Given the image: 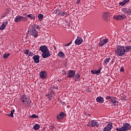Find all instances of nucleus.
<instances>
[{
    "label": "nucleus",
    "instance_id": "c9c22d12",
    "mask_svg": "<svg viewBox=\"0 0 131 131\" xmlns=\"http://www.w3.org/2000/svg\"><path fill=\"white\" fill-rule=\"evenodd\" d=\"M7 12H4L3 14H2L1 18H5V17L7 16Z\"/></svg>",
    "mask_w": 131,
    "mask_h": 131
},
{
    "label": "nucleus",
    "instance_id": "f8f14e48",
    "mask_svg": "<svg viewBox=\"0 0 131 131\" xmlns=\"http://www.w3.org/2000/svg\"><path fill=\"white\" fill-rule=\"evenodd\" d=\"M75 75V72L74 70H69L67 73V77L68 78H71Z\"/></svg>",
    "mask_w": 131,
    "mask_h": 131
},
{
    "label": "nucleus",
    "instance_id": "f03ea898",
    "mask_svg": "<svg viewBox=\"0 0 131 131\" xmlns=\"http://www.w3.org/2000/svg\"><path fill=\"white\" fill-rule=\"evenodd\" d=\"M39 51L42 53L41 57L43 59H47L49 57H51V53H50V50L49 48L46 46H41L39 47Z\"/></svg>",
    "mask_w": 131,
    "mask_h": 131
},
{
    "label": "nucleus",
    "instance_id": "f3484780",
    "mask_svg": "<svg viewBox=\"0 0 131 131\" xmlns=\"http://www.w3.org/2000/svg\"><path fill=\"white\" fill-rule=\"evenodd\" d=\"M83 41V40L82 39V38H81L80 37H78L77 38L75 41V43L77 46H79V45H81V43H82Z\"/></svg>",
    "mask_w": 131,
    "mask_h": 131
},
{
    "label": "nucleus",
    "instance_id": "0eeeda50",
    "mask_svg": "<svg viewBox=\"0 0 131 131\" xmlns=\"http://www.w3.org/2000/svg\"><path fill=\"white\" fill-rule=\"evenodd\" d=\"M28 20V18L24 16H22L21 15H17L14 18V22L16 23H18L19 22H26Z\"/></svg>",
    "mask_w": 131,
    "mask_h": 131
},
{
    "label": "nucleus",
    "instance_id": "4468645a",
    "mask_svg": "<svg viewBox=\"0 0 131 131\" xmlns=\"http://www.w3.org/2000/svg\"><path fill=\"white\" fill-rule=\"evenodd\" d=\"M113 128V126L112 123H108L104 128L103 131H111V129Z\"/></svg>",
    "mask_w": 131,
    "mask_h": 131
},
{
    "label": "nucleus",
    "instance_id": "c03bdc74",
    "mask_svg": "<svg viewBox=\"0 0 131 131\" xmlns=\"http://www.w3.org/2000/svg\"><path fill=\"white\" fill-rule=\"evenodd\" d=\"M23 16H26V14H23Z\"/></svg>",
    "mask_w": 131,
    "mask_h": 131
},
{
    "label": "nucleus",
    "instance_id": "c85d7f7f",
    "mask_svg": "<svg viewBox=\"0 0 131 131\" xmlns=\"http://www.w3.org/2000/svg\"><path fill=\"white\" fill-rule=\"evenodd\" d=\"M39 21H42L43 19V15L42 14H39L37 16Z\"/></svg>",
    "mask_w": 131,
    "mask_h": 131
},
{
    "label": "nucleus",
    "instance_id": "7c9ffc66",
    "mask_svg": "<svg viewBox=\"0 0 131 131\" xmlns=\"http://www.w3.org/2000/svg\"><path fill=\"white\" fill-rule=\"evenodd\" d=\"M110 61V58H106L104 61L103 65L106 66L108 63H109V61Z\"/></svg>",
    "mask_w": 131,
    "mask_h": 131
},
{
    "label": "nucleus",
    "instance_id": "f704fd0d",
    "mask_svg": "<svg viewBox=\"0 0 131 131\" xmlns=\"http://www.w3.org/2000/svg\"><path fill=\"white\" fill-rule=\"evenodd\" d=\"M66 27L67 28V27H70V23L68 21H66Z\"/></svg>",
    "mask_w": 131,
    "mask_h": 131
},
{
    "label": "nucleus",
    "instance_id": "aec40b11",
    "mask_svg": "<svg viewBox=\"0 0 131 131\" xmlns=\"http://www.w3.org/2000/svg\"><path fill=\"white\" fill-rule=\"evenodd\" d=\"M96 101L97 102H98V103H104V98L101 96L98 97L96 98Z\"/></svg>",
    "mask_w": 131,
    "mask_h": 131
},
{
    "label": "nucleus",
    "instance_id": "b1692460",
    "mask_svg": "<svg viewBox=\"0 0 131 131\" xmlns=\"http://www.w3.org/2000/svg\"><path fill=\"white\" fill-rule=\"evenodd\" d=\"M127 3H129V0H124L123 2H120L119 5V6H124V5H126Z\"/></svg>",
    "mask_w": 131,
    "mask_h": 131
},
{
    "label": "nucleus",
    "instance_id": "58836bf2",
    "mask_svg": "<svg viewBox=\"0 0 131 131\" xmlns=\"http://www.w3.org/2000/svg\"><path fill=\"white\" fill-rule=\"evenodd\" d=\"M71 43H72V41H71L70 43H68L65 45L64 47H69V46H70V45H71Z\"/></svg>",
    "mask_w": 131,
    "mask_h": 131
},
{
    "label": "nucleus",
    "instance_id": "f257e3e1",
    "mask_svg": "<svg viewBox=\"0 0 131 131\" xmlns=\"http://www.w3.org/2000/svg\"><path fill=\"white\" fill-rule=\"evenodd\" d=\"M36 29L39 30L40 29V27L38 25H32V28L30 29L28 32H29L30 35L33 36L35 38L38 37V31Z\"/></svg>",
    "mask_w": 131,
    "mask_h": 131
},
{
    "label": "nucleus",
    "instance_id": "37998d69",
    "mask_svg": "<svg viewBox=\"0 0 131 131\" xmlns=\"http://www.w3.org/2000/svg\"><path fill=\"white\" fill-rule=\"evenodd\" d=\"M76 4H80V0H78L76 2Z\"/></svg>",
    "mask_w": 131,
    "mask_h": 131
},
{
    "label": "nucleus",
    "instance_id": "20e7f679",
    "mask_svg": "<svg viewBox=\"0 0 131 131\" xmlns=\"http://www.w3.org/2000/svg\"><path fill=\"white\" fill-rule=\"evenodd\" d=\"M106 100H111L110 104H113L115 107L118 106V101H117V98L114 96H107L105 98Z\"/></svg>",
    "mask_w": 131,
    "mask_h": 131
},
{
    "label": "nucleus",
    "instance_id": "72a5a7b5",
    "mask_svg": "<svg viewBox=\"0 0 131 131\" xmlns=\"http://www.w3.org/2000/svg\"><path fill=\"white\" fill-rule=\"evenodd\" d=\"M50 90H51V92H55V90H58V87L57 86H52L50 88Z\"/></svg>",
    "mask_w": 131,
    "mask_h": 131
},
{
    "label": "nucleus",
    "instance_id": "412c9836",
    "mask_svg": "<svg viewBox=\"0 0 131 131\" xmlns=\"http://www.w3.org/2000/svg\"><path fill=\"white\" fill-rule=\"evenodd\" d=\"M7 24H8V21H5L3 23L2 25L0 27V30H4V29L6 28V26H7Z\"/></svg>",
    "mask_w": 131,
    "mask_h": 131
},
{
    "label": "nucleus",
    "instance_id": "ddd939ff",
    "mask_svg": "<svg viewBox=\"0 0 131 131\" xmlns=\"http://www.w3.org/2000/svg\"><path fill=\"white\" fill-rule=\"evenodd\" d=\"M102 17L104 21H108L109 20V12H103Z\"/></svg>",
    "mask_w": 131,
    "mask_h": 131
},
{
    "label": "nucleus",
    "instance_id": "a19ab883",
    "mask_svg": "<svg viewBox=\"0 0 131 131\" xmlns=\"http://www.w3.org/2000/svg\"><path fill=\"white\" fill-rule=\"evenodd\" d=\"M124 70V69H123V67H121V68H120V71H121V72H123Z\"/></svg>",
    "mask_w": 131,
    "mask_h": 131
},
{
    "label": "nucleus",
    "instance_id": "2eb2a0df",
    "mask_svg": "<svg viewBox=\"0 0 131 131\" xmlns=\"http://www.w3.org/2000/svg\"><path fill=\"white\" fill-rule=\"evenodd\" d=\"M122 12L124 13V14H126V15H130L131 14V9L130 8H122Z\"/></svg>",
    "mask_w": 131,
    "mask_h": 131
},
{
    "label": "nucleus",
    "instance_id": "4c0bfd02",
    "mask_svg": "<svg viewBox=\"0 0 131 131\" xmlns=\"http://www.w3.org/2000/svg\"><path fill=\"white\" fill-rule=\"evenodd\" d=\"M121 100H122L123 101H125L126 100V96L121 97Z\"/></svg>",
    "mask_w": 131,
    "mask_h": 131
},
{
    "label": "nucleus",
    "instance_id": "2f4dec72",
    "mask_svg": "<svg viewBox=\"0 0 131 131\" xmlns=\"http://www.w3.org/2000/svg\"><path fill=\"white\" fill-rule=\"evenodd\" d=\"M10 53H7V54H4L3 55V58L5 59H8L9 57H10Z\"/></svg>",
    "mask_w": 131,
    "mask_h": 131
},
{
    "label": "nucleus",
    "instance_id": "bb28decb",
    "mask_svg": "<svg viewBox=\"0 0 131 131\" xmlns=\"http://www.w3.org/2000/svg\"><path fill=\"white\" fill-rule=\"evenodd\" d=\"M76 81H80V75L76 74L75 76Z\"/></svg>",
    "mask_w": 131,
    "mask_h": 131
},
{
    "label": "nucleus",
    "instance_id": "4be33fe9",
    "mask_svg": "<svg viewBox=\"0 0 131 131\" xmlns=\"http://www.w3.org/2000/svg\"><path fill=\"white\" fill-rule=\"evenodd\" d=\"M27 17L30 18V20H33L34 21L35 20V15L34 14H30L27 15Z\"/></svg>",
    "mask_w": 131,
    "mask_h": 131
},
{
    "label": "nucleus",
    "instance_id": "dca6fc26",
    "mask_svg": "<svg viewBox=\"0 0 131 131\" xmlns=\"http://www.w3.org/2000/svg\"><path fill=\"white\" fill-rule=\"evenodd\" d=\"M40 77H41V79H45L48 77V73L46 71H41L39 74Z\"/></svg>",
    "mask_w": 131,
    "mask_h": 131
},
{
    "label": "nucleus",
    "instance_id": "39448f33",
    "mask_svg": "<svg viewBox=\"0 0 131 131\" xmlns=\"http://www.w3.org/2000/svg\"><path fill=\"white\" fill-rule=\"evenodd\" d=\"M20 102H22L26 106H29L30 105V99L25 94L21 96Z\"/></svg>",
    "mask_w": 131,
    "mask_h": 131
},
{
    "label": "nucleus",
    "instance_id": "5701e85b",
    "mask_svg": "<svg viewBox=\"0 0 131 131\" xmlns=\"http://www.w3.org/2000/svg\"><path fill=\"white\" fill-rule=\"evenodd\" d=\"M102 70V68H100V69L97 71H95V70H92L91 71V73L92 74H97L98 75L100 72H101V70Z\"/></svg>",
    "mask_w": 131,
    "mask_h": 131
},
{
    "label": "nucleus",
    "instance_id": "e433bc0d",
    "mask_svg": "<svg viewBox=\"0 0 131 131\" xmlns=\"http://www.w3.org/2000/svg\"><path fill=\"white\" fill-rule=\"evenodd\" d=\"M60 15H61V16H67V13L65 12H63L60 14Z\"/></svg>",
    "mask_w": 131,
    "mask_h": 131
},
{
    "label": "nucleus",
    "instance_id": "ea45409f",
    "mask_svg": "<svg viewBox=\"0 0 131 131\" xmlns=\"http://www.w3.org/2000/svg\"><path fill=\"white\" fill-rule=\"evenodd\" d=\"M62 74H63L64 75H66V71L65 70H63L62 72Z\"/></svg>",
    "mask_w": 131,
    "mask_h": 131
},
{
    "label": "nucleus",
    "instance_id": "c756f323",
    "mask_svg": "<svg viewBox=\"0 0 131 131\" xmlns=\"http://www.w3.org/2000/svg\"><path fill=\"white\" fill-rule=\"evenodd\" d=\"M15 113V110L13 109L10 111V113L8 114V116L10 117H14V113Z\"/></svg>",
    "mask_w": 131,
    "mask_h": 131
},
{
    "label": "nucleus",
    "instance_id": "9b49d317",
    "mask_svg": "<svg viewBox=\"0 0 131 131\" xmlns=\"http://www.w3.org/2000/svg\"><path fill=\"white\" fill-rule=\"evenodd\" d=\"M109 41V39L105 38V39H102L101 38L100 39V41L99 43V47H103V46H105L106 43H107Z\"/></svg>",
    "mask_w": 131,
    "mask_h": 131
},
{
    "label": "nucleus",
    "instance_id": "7ed1b4c3",
    "mask_svg": "<svg viewBox=\"0 0 131 131\" xmlns=\"http://www.w3.org/2000/svg\"><path fill=\"white\" fill-rule=\"evenodd\" d=\"M115 53L117 56L122 57L125 54V49L123 46H117L115 49Z\"/></svg>",
    "mask_w": 131,
    "mask_h": 131
},
{
    "label": "nucleus",
    "instance_id": "cd10ccee",
    "mask_svg": "<svg viewBox=\"0 0 131 131\" xmlns=\"http://www.w3.org/2000/svg\"><path fill=\"white\" fill-rule=\"evenodd\" d=\"M40 127V125L39 124H35L33 126V128L35 130H37L38 129H39Z\"/></svg>",
    "mask_w": 131,
    "mask_h": 131
},
{
    "label": "nucleus",
    "instance_id": "423d86ee",
    "mask_svg": "<svg viewBox=\"0 0 131 131\" xmlns=\"http://www.w3.org/2000/svg\"><path fill=\"white\" fill-rule=\"evenodd\" d=\"M131 126L127 123H124L121 128L117 127L116 130L117 131H127L130 129Z\"/></svg>",
    "mask_w": 131,
    "mask_h": 131
},
{
    "label": "nucleus",
    "instance_id": "473e14b6",
    "mask_svg": "<svg viewBox=\"0 0 131 131\" xmlns=\"http://www.w3.org/2000/svg\"><path fill=\"white\" fill-rule=\"evenodd\" d=\"M30 118H32L33 119L34 118H38V116L35 114H33L31 117H30Z\"/></svg>",
    "mask_w": 131,
    "mask_h": 131
},
{
    "label": "nucleus",
    "instance_id": "9d476101",
    "mask_svg": "<svg viewBox=\"0 0 131 131\" xmlns=\"http://www.w3.org/2000/svg\"><path fill=\"white\" fill-rule=\"evenodd\" d=\"M64 117H65V114H64V112H61L59 114L56 115L57 121H61L62 119H64Z\"/></svg>",
    "mask_w": 131,
    "mask_h": 131
},
{
    "label": "nucleus",
    "instance_id": "a878e982",
    "mask_svg": "<svg viewBox=\"0 0 131 131\" xmlns=\"http://www.w3.org/2000/svg\"><path fill=\"white\" fill-rule=\"evenodd\" d=\"M129 51H131V46H125V53H127L129 52Z\"/></svg>",
    "mask_w": 131,
    "mask_h": 131
},
{
    "label": "nucleus",
    "instance_id": "1a4fd4ad",
    "mask_svg": "<svg viewBox=\"0 0 131 131\" xmlns=\"http://www.w3.org/2000/svg\"><path fill=\"white\" fill-rule=\"evenodd\" d=\"M114 19L116 20L117 21H120L121 20H123L126 18V15L124 14H119L117 15H114L113 16Z\"/></svg>",
    "mask_w": 131,
    "mask_h": 131
},
{
    "label": "nucleus",
    "instance_id": "6e6552de",
    "mask_svg": "<svg viewBox=\"0 0 131 131\" xmlns=\"http://www.w3.org/2000/svg\"><path fill=\"white\" fill-rule=\"evenodd\" d=\"M87 126L89 127L92 126V127H99L100 124L99 123V122H97L96 120H92L90 123H88Z\"/></svg>",
    "mask_w": 131,
    "mask_h": 131
},
{
    "label": "nucleus",
    "instance_id": "393cba45",
    "mask_svg": "<svg viewBox=\"0 0 131 131\" xmlns=\"http://www.w3.org/2000/svg\"><path fill=\"white\" fill-rule=\"evenodd\" d=\"M57 55L58 57H60V58H65V54H64V52L62 51H60Z\"/></svg>",
    "mask_w": 131,
    "mask_h": 131
},
{
    "label": "nucleus",
    "instance_id": "a211bd4d",
    "mask_svg": "<svg viewBox=\"0 0 131 131\" xmlns=\"http://www.w3.org/2000/svg\"><path fill=\"white\" fill-rule=\"evenodd\" d=\"M40 58V56L38 55H34L33 56V59L34 63L36 64H38L39 63V59Z\"/></svg>",
    "mask_w": 131,
    "mask_h": 131
},
{
    "label": "nucleus",
    "instance_id": "79ce46f5",
    "mask_svg": "<svg viewBox=\"0 0 131 131\" xmlns=\"http://www.w3.org/2000/svg\"><path fill=\"white\" fill-rule=\"evenodd\" d=\"M50 128H51V129H55V127H54V126H51Z\"/></svg>",
    "mask_w": 131,
    "mask_h": 131
},
{
    "label": "nucleus",
    "instance_id": "a18cd8bd",
    "mask_svg": "<svg viewBox=\"0 0 131 131\" xmlns=\"http://www.w3.org/2000/svg\"><path fill=\"white\" fill-rule=\"evenodd\" d=\"M2 113V112H0V113Z\"/></svg>",
    "mask_w": 131,
    "mask_h": 131
},
{
    "label": "nucleus",
    "instance_id": "6ab92c4d",
    "mask_svg": "<svg viewBox=\"0 0 131 131\" xmlns=\"http://www.w3.org/2000/svg\"><path fill=\"white\" fill-rule=\"evenodd\" d=\"M24 54H25L26 55H28V56H29V57L33 56V52L29 51L27 49L24 51Z\"/></svg>",
    "mask_w": 131,
    "mask_h": 131
}]
</instances>
